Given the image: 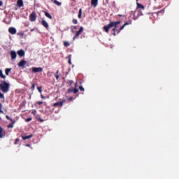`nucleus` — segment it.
Masks as SVG:
<instances>
[{
  "instance_id": "obj_1",
  "label": "nucleus",
  "mask_w": 179,
  "mask_h": 179,
  "mask_svg": "<svg viewBox=\"0 0 179 179\" xmlns=\"http://www.w3.org/2000/svg\"><path fill=\"white\" fill-rule=\"evenodd\" d=\"M121 24V20L117 22H110L108 25L103 27V29L105 30L106 33H108L111 27H114V29L118 28V24Z\"/></svg>"
},
{
  "instance_id": "obj_2",
  "label": "nucleus",
  "mask_w": 179,
  "mask_h": 179,
  "mask_svg": "<svg viewBox=\"0 0 179 179\" xmlns=\"http://www.w3.org/2000/svg\"><path fill=\"white\" fill-rule=\"evenodd\" d=\"M10 85L8 83H6V81H2L1 83H0V90L3 93H8L9 92Z\"/></svg>"
},
{
  "instance_id": "obj_3",
  "label": "nucleus",
  "mask_w": 179,
  "mask_h": 179,
  "mask_svg": "<svg viewBox=\"0 0 179 179\" xmlns=\"http://www.w3.org/2000/svg\"><path fill=\"white\" fill-rule=\"evenodd\" d=\"M29 20L30 22H36L37 20V13H36V11H33L29 15Z\"/></svg>"
},
{
  "instance_id": "obj_4",
  "label": "nucleus",
  "mask_w": 179,
  "mask_h": 179,
  "mask_svg": "<svg viewBox=\"0 0 179 179\" xmlns=\"http://www.w3.org/2000/svg\"><path fill=\"white\" fill-rule=\"evenodd\" d=\"M83 33V27H80V29L76 32V35L73 36V40H75L78 38L80 34Z\"/></svg>"
},
{
  "instance_id": "obj_5",
  "label": "nucleus",
  "mask_w": 179,
  "mask_h": 179,
  "mask_svg": "<svg viewBox=\"0 0 179 179\" xmlns=\"http://www.w3.org/2000/svg\"><path fill=\"white\" fill-rule=\"evenodd\" d=\"M32 72H34V73H37L38 72H43V68L42 67H33Z\"/></svg>"
},
{
  "instance_id": "obj_6",
  "label": "nucleus",
  "mask_w": 179,
  "mask_h": 179,
  "mask_svg": "<svg viewBox=\"0 0 179 179\" xmlns=\"http://www.w3.org/2000/svg\"><path fill=\"white\" fill-rule=\"evenodd\" d=\"M64 103H65V100L56 102L53 104V107H62V106H64Z\"/></svg>"
},
{
  "instance_id": "obj_7",
  "label": "nucleus",
  "mask_w": 179,
  "mask_h": 179,
  "mask_svg": "<svg viewBox=\"0 0 179 179\" xmlns=\"http://www.w3.org/2000/svg\"><path fill=\"white\" fill-rule=\"evenodd\" d=\"M6 135L5 129L0 127V138H5Z\"/></svg>"
},
{
  "instance_id": "obj_8",
  "label": "nucleus",
  "mask_w": 179,
  "mask_h": 179,
  "mask_svg": "<svg viewBox=\"0 0 179 179\" xmlns=\"http://www.w3.org/2000/svg\"><path fill=\"white\" fill-rule=\"evenodd\" d=\"M131 23H132V22H125V23L120 28V29L117 31V34H118V33H120L121 30H124V28L125 27V26H129V24H131Z\"/></svg>"
},
{
  "instance_id": "obj_9",
  "label": "nucleus",
  "mask_w": 179,
  "mask_h": 179,
  "mask_svg": "<svg viewBox=\"0 0 179 179\" xmlns=\"http://www.w3.org/2000/svg\"><path fill=\"white\" fill-rule=\"evenodd\" d=\"M11 59H16V57H17V53L15 50L10 51Z\"/></svg>"
},
{
  "instance_id": "obj_10",
  "label": "nucleus",
  "mask_w": 179,
  "mask_h": 179,
  "mask_svg": "<svg viewBox=\"0 0 179 179\" xmlns=\"http://www.w3.org/2000/svg\"><path fill=\"white\" fill-rule=\"evenodd\" d=\"M41 24L43 26V27H45V29L47 30H48V27H50L48 25V22L47 21H45V20H42Z\"/></svg>"
},
{
  "instance_id": "obj_11",
  "label": "nucleus",
  "mask_w": 179,
  "mask_h": 179,
  "mask_svg": "<svg viewBox=\"0 0 179 179\" xmlns=\"http://www.w3.org/2000/svg\"><path fill=\"white\" fill-rule=\"evenodd\" d=\"M24 65H26V60H21L19 63H18V66L20 68H24Z\"/></svg>"
},
{
  "instance_id": "obj_12",
  "label": "nucleus",
  "mask_w": 179,
  "mask_h": 179,
  "mask_svg": "<svg viewBox=\"0 0 179 179\" xmlns=\"http://www.w3.org/2000/svg\"><path fill=\"white\" fill-rule=\"evenodd\" d=\"M8 32L10 33V34H16V28L10 27L8 29Z\"/></svg>"
},
{
  "instance_id": "obj_13",
  "label": "nucleus",
  "mask_w": 179,
  "mask_h": 179,
  "mask_svg": "<svg viewBox=\"0 0 179 179\" xmlns=\"http://www.w3.org/2000/svg\"><path fill=\"white\" fill-rule=\"evenodd\" d=\"M99 4V0H91V5L92 6H94V8H96L97 5Z\"/></svg>"
},
{
  "instance_id": "obj_14",
  "label": "nucleus",
  "mask_w": 179,
  "mask_h": 179,
  "mask_svg": "<svg viewBox=\"0 0 179 179\" xmlns=\"http://www.w3.org/2000/svg\"><path fill=\"white\" fill-rule=\"evenodd\" d=\"M15 124H16V120L13 119V120H11V123L8 125V128H13Z\"/></svg>"
},
{
  "instance_id": "obj_15",
  "label": "nucleus",
  "mask_w": 179,
  "mask_h": 179,
  "mask_svg": "<svg viewBox=\"0 0 179 179\" xmlns=\"http://www.w3.org/2000/svg\"><path fill=\"white\" fill-rule=\"evenodd\" d=\"M17 55H19V57H24V50H18Z\"/></svg>"
},
{
  "instance_id": "obj_16",
  "label": "nucleus",
  "mask_w": 179,
  "mask_h": 179,
  "mask_svg": "<svg viewBox=\"0 0 179 179\" xmlns=\"http://www.w3.org/2000/svg\"><path fill=\"white\" fill-rule=\"evenodd\" d=\"M17 5L19 6V8H22L23 6V0H17Z\"/></svg>"
},
{
  "instance_id": "obj_17",
  "label": "nucleus",
  "mask_w": 179,
  "mask_h": 179,
  "mask_svg": "<svg viewBox=\"0 0 179 179\" xmlns=\"http://www.w3.org/2000/svg\"><path fill=\"white\" fill-rule=\"evenodd\" d=\"M137 9H141L142 10H145V6L139 3H137Z\"/></svg>"
},
{
  "instance_id": "obj_18",
  "label": "nucleus",
  "mask_w": 179,
  "mask_h": 179,
  "mask_svg": "<svg viewBox=\"0 0 179 179\" xmlns=\"http://www.w3.org/2000/svg\"><path fill=\"white\" fill-rule=\"evenodd\" d=\"M54 75H55V77L56 78L57 80H59V70H57Z\"/></svg>"
},
{
  "instance_id": "obj_19",
  "label": "nucleus",
  "mask_w": 179,
  "mask_h": 179,
  "mask_svg": "<svg viewBox=\"0 0 179 179\" xmlns=\"http://www.w3.org/2000/svg\"><path fill=\"white\" fill-rule=\"evenodd\" d=\"M30 138H33V134H30L29 136H22L23 141L30 139Z\"/></svg>"
},
{
  "instance_id": "obj_20",
  "label": "nucleus",
  "mask_w": 179,
  "mask_h": 179,
  "mask_svg": "<svg viewBox=\"0 0 179 179\" xmlns=\"http://www.w3.org/2000/svg\"><path fill=\"white\" fill-rule=\"evenodd\" d=\"M0 78H2V79H6V76L3 75V71H2V70H0Z\"/></svg>"
},
{
  "instance_id": "obj_21",
  "label": "nucleus",
  "mask_w": 179,
  "mask_h": 179,
  "mask_svg": "<svg viewBox=\"0 0 179 179\" xmlns=\"http://www.w3.org/2000/svg\"><path fill=\"white\" fill-rule=\"evenodd\" d=\"M45 16L48 17V19H52V15H51L48 12H45Z\"/></svg>"
},
{
  "instance_id": "obj_22",
  "label": "nucleus",
  "mask_w": 179,
  "mask_h": 179,
  "mask_svg": "<svg viewBox=\"0 0 179 179\" xmlns=\"http://www.w3.org/2000/svg\"><path fill=\"white\" fill-rule=\"evenodd\" d=\"M10 71H12V68L5 69V73L7 76H9V72H10Z\"/></svg>"
},
{
  "instance_id": "obj_23",
  "label": "nucleus",
  "mask_w": 179,
  "mask_h": 179,
  "mask_svg": "<svg viewBox=\"0 0 179 179\" xmlns=\"http://www.w3.org/2000/svg\"><path fill=\"white\" fill-rule=\"evenodd\" d=\"M159 13L163 15V13H164V10H161L158 11L157 13H154V15H157V16H159Z\"/></svg>"
},
{
  "instance_id": "obj_24",
  "label": "nucleus",
  "mask_w": 179,
  "mask_h": 179,
  "mask_svg": "<svg viewBox=\"0 0 179 179\" xmlns=\"http://www.w3.org/2000/svg\"><path fill=\"white\" fill-rule=\"evenodd\" d=\"M66 84L69 85V86H72V85L73 84V81L72 80H68L66 81Z\"/></svg>"
},
{
  "instance_id": "obj_25",
  "label": "nucleus",
  "mask_w": 179,
  "mask_h": 179,
  "mask_svg": "<svg viewBox=\"0 0 179 179\" xmlns=\"http://www.w3.org/2000/svg\"><path fill=\"white\" fill-rule=\"evenodd\" d=\"M78 19H82V8H80L79 9V11H78Z\"/></svg>"
},
{
  "instance_id": "obj_26",
  "label": "nucleus",
  "mask_w": 179,
  "mask_h": 179,
  "mask_svg": "<svg viewBox=\"0 0 179 179\" xmlns=\"http://www.w3.org/2000/svg\"><path fill=\"white\" fill-rule=\"evenodd\" d=\"M71 58H72V55H69V62H68L69 65H72Z\"/></svg>"
},
{
  "instance_id": "obj_27",
  "label": "nucleus",
  "mask_w": 179,
  "mask_h": 179,
  "mask_svg": "<svg viewBox=\"0 0 179 179\" xmlns=\"http://www.w3.org/2000/svg\"><path fill=\"white\" fill-rule=\"evenodd\" d=\"M118 30H119V29H117V28H113V36H116V35H117V34H115V32L118 33Z\"/></svg>"
},
{
  "instance_id": "obj_28",
  "label": "nucleus",
  "mask_w": 179,
  "mask_h": 179,
  "mask_svg": "<svg viewBox=\"0 0 179 179\" xmlns=\"http://www.w3.org/2000/svg\"><path fill=\"white\" fill-rule=\"evenodd\" d=\"M54 3H55V5H57V6H61V3L57 0H54L53 1Z\"/></svg>"
},
{
  "instance_id": "obj_29",
  "label": "nucleus",
  "mask_w": 179,
  "mask_h": 179,
  "mask_svg": "<svg viewBox=\"0 0 179 179\" xmlns=\"http://www.w3.org/2000/svg\"><path fill=\"white\" fill-rule=\"evenodd\" d=\"M64 47H69V45H71V43H69V42H68V41H64Z\"/></svg>"
},
{
  "instance_id": "obj_30",
  "label": "nucleus",
  "mask_w": 179,
  "mask_h": 179,
  "mask_svg": "<svg viewBox=\"0 0 179 179\" xmlns=\"http://www.w3.org/2000/svg\"><path fill=\"white\" fill-rule=\"evenodd\" d=\"M79 92V90L78 88H74L73 89V93H74V94H76V93Z\"/></svg>"
},
{
  "instance_id": "obj_31",
  "label": "nucleus",
  "mask_w": 179,
  "mask_h": 179,
  "mask_svg": "<svg viewBox=\"0 0 179 179\" xmlns=\"http://www.w3.org/2000/svg\"><path fill=\"white\" fill-rule=\"evenodd\" d=\"M52 75H53V73L51 72V71H48L47 73V76H48V78H51V76H52Z\"/></svg>"
},
{
  "instance_id": "obj_32",
  "label": "nucleus",
  "mask_w": 179,
  "mask_h": 179,
  "mask_svg": "<svg viewBox=\"0 0 179 179\" xmlns=\"http://www.w3.org/2000/svg\"><path fill=\"white\" fill-rule=\"evenodd\" d=\"M35 87H36V84L32 83L31 87V90H34Z\"/></svg>"
},
{
  "instance_id": "obj_33",
  "label": "nucleus",
  "mask_w": 179,
  "mask_h": 179,
  "mask_svg": "<svg viewBox=\"0 0 179 179\" xmlns=\"http://www.w3.org/2000/svg\"><path fill=\"white\" fill-rule=\"evenodd\" d=\"M37 90H38V91L39 92V93H42V92H43V89H42L41 87H37Z\"/></svg>"
},
{
  "instance_id": "obj_34",
  "label": "nucleus",
  "mask_w": 179,
  "mask_h": 179,
  "mask_svg": "<svg viewBox=\"0 0 179 179\" xmlns=\"http://www.w3.org/2000/svg\"><path fill=\"white\" fill-rule=\"evenodd\" d=\"M72 92H73V88H69L67 90V93H72Z\"/></svg>"
},
{
  "instance_id": "obj_35",
  "label": "nucleus",
  "mask_w": 179,
  "mask_h": 179,
  "mask_svg": "<svg viewBox=\"0 0 179 179\" xmlns=\"http://www.w3.org/2000/svg\"><path fill=\"white\" fill-rule=\"evenodd\" d=\"M36 119H37V120H39V121H41V122H44V120H43V119H41V117H40L39 115H38V116L36 117Z\"/></svg>"
},
{
  "instance_id": "obj_36",
  "label": "nucleus",
  "mask_w": 179,
  "mask_h": 179,
  "mask_svg": "<svg viewBox=\"0 0 179 179\" xmlns=\"http://www.w3.org/2000/svg\"><path fill=\"white\" fill-rule=\"evenodd\" d=\"M0 99H3V100H5V96L1 92H0Z\"/></svg>"
},
{
  "instance_id": "obj_37",
  "label": "nucleus",
  "mask_w": 179,
  "mask_h": 179,
  "mask_svg": "<svg viewBox=\"0 0 179 179\" xmlns=\"http://www.w3.org/2000/svg\"><path fill=\"white\" fill-rule=\"evenodd\" d=\"M2 103H0V113H1V114H3V110H2Z\"/></svg>"
},
{
  "instance_id": "obj_38",
  "label": "nucleus",
  "mask_w": 179,
  "mask_h": 179,
  "mask_svg": "<svg viewBox=\"0 0 179 179\" xmlns=\"http://www.w3.org/2000/svg\"><path fill=\"white\" fill-rule=\"evenodd\" d=\"M6 118L7 120H9V121H10V122H11L12 120H13V119L10 118L9 115H6Z\"/></svg>"
},
{
  "instance_id": "obj_39",
  "label": "nucleus",
  "mask_w": 179,
  "mask_h": 179,
  "mask_svg": "<svg viewBox=\"0 0 179 179\" xmlns=\"http://www.w3.org/2000/svg\"><path fill=\"white\" fill-rule=\"evenodd\" d=\"M32 118L31 117H28L25 120L26 122H30L31 121Z\"/></svg>"
},
{
  "instance_id": "obj_40",
  "label": "nucleus",
  "mask_w": 179,
  "mask_h": 179,
  "mask_svg": "<svg viewBox=\"0 0 179 179\" xmlns=\"http://www.w3.org/2000/svg\"><path fill=\"white\" fill-rule=\"evenodd\" d=\"M73 23L74 24H78V20H76V19H73Z\"/></svg>"
},
{
  "instance_id": "obj_41",
  "label": "nucleus",
  "mask_w": 179,
  "mask_h": 179,
  "mask_svg": "<svg viewBox=\"0 0 179 179\" xmlns=\"http://www.w3.org/2000/svg\"><path fill=\"white\" fill-rule=\"evenodd\" d=\"M79 90H80L81 92H85V88H83V86H80V87H79Z\"/></svg>"
},
{
  "instance_id": "obj_42",
  "label": "nucleus",
  "mask_w": 179,
  "mask_h": 179,
  "mask_svg": "<svg viewBox=\"0 0 179 179\" xmlns=\"http://www.w3.org/2000/svg\"><path fill=\"white\" fill-rule=\"evenodd\" d=\"M20 140L19 138L15 139V145H17V142H19Z\"/></svg>"
},
{
  "instance_id": "obj_43",
  "label": "nucleus",
  "mask_w": 179,
  "mask_h": 179,
  "mask_svg": "<svg viewBox=\"0 0 179 179\" xmlns=\"http://www.w3.org/2000/svg\"><path fill=\"white\" fill-rule=\"evenodd\" d=\"M72 100H73V96H71L68 99L69 101H72Z\"/></svg>"
},
{
  "instance_id": "obj_44",
  "label": "nucleus",
  "mask_w": 179,
  "mask_h": 179,
  "mask_svg": "<svg viewBox=\"0 0 179 179\" xmlns=\"http://www.w3.org/2000/svg\"><path fill=\"white\" fill-rule=\"evenodd\" d=\"M43 101H37L36 104H38V106H41V104H43Z\"/></svg>"
},
{
  "instance_id": "obj_45",
  "label": "nucleus",
  "mask_w": 179,
  "mask_h": 179,
  "mask_svg": "<svg viewBox=\"0 0 179 179\" xmlns=\"http://www.w3.org/2000/svg\"><path fill=\"white\" fill-rule=\"evenodd\" d=\"M41 99H47V97L44 96L43 94H41Z\"/></svg>"
},
{
  "instance_id": "obj_46",
  "label": "nucleus",
  "mask_w": 179,
  "mask_h": 179,
  "mask_svg": "<svg viewBox=\"0 0 179 179\" xmlns=\"http://www.w3.org/2000/svg\"><path fill=\"white\" fill-rule=\"evenodd\" d=\"M73 27L74 30H77L78 29V27L77 26H73Z\"/></svg>"
},
{
  "instance_id": "obj_47",
  "label": "nucleus",
  "mask_w": 179,
  "mask_h": 179,
  "mask_svg": "<svg viewBox=\"0 0 179 179\" xmlns=\"http://www.w3.org/2000/svg\"><path fill=\"white\" fill-rule=\"evenodd\" d=\"M36 113H37V110H34L31 113V114H36Z\"/></svg>"
},
{
  "instance_id": "obj_48",
  "label": "nucleus",
  "mask_w": 179,
  "mask_h": 179,
  "mask_svg": "<svg viewBox=\"0 0 179 179\" xmlns=\"http://www.w3.org/2000/svg\"><path fill=\"white\" fill-rule=\"evenodd\" d=\"M2 5H3V3L2 2V1H0V6H2Z\"/></svg>"
},
{
  "instance_id": "obj_49",
  "label": "nucleus",
  "mask_w": 179,
  "mask_h": 179,
  "mask_svg": "<svg viewBox=\"0 0 179 179\" xmlns=\"http://www.w3.org/2000/svg\"><path fill=\"white\" fill-rule=\"evenodd\" d=\"M20 36H21V37H23V36H24V34L20 33Z\"/></svg>"
},
{
  "instance_id": "obj_50",
  "label": "nucleus",
  "mask_w": 179,
  "mask_h": 179,
  "mask_svg": "<svg viewBox=\"0 0 179 179\" xmlns=\"http://www.w3.org/2000/svg\"><path fill=\"white\" fill-rule=\"evenodd\" d=\"M118 16H119V17H122V16H124V15L119 14Z\"/></svg>"
},
{
  "instance_id": "obj_51",
  "label": "nucleus",
  "mask_w": 179,
  "mask_h": 179,
  "mask_svg": "<svg viewBox=\"0 0 179 179\" xmlns=\"http://www.w3.org/2000/svg\"><path fill=\"white\" fill-rule=\"evenodd\" d=\"M31 31H34V29H31Z\"/></svg>"
},
{
  "instance_id": "obj_52",
  "label": "nucleus",
  "mask_w": 179,
  "mask_h": 179,
  "mask_svg": "<svg viewBox=\"0 0 179 179\" xmlns=\"http://www.w3.org/2000/svg\"><path fill=\"white\" fill-rule=\"evenodd\" d=\"M27 146H30V145H27Z\"/></svg>"
},
{
  "instance_id": "obj_53",
  "label": "nucleus",
  "mask_w": 179,
  "mask_h": 179,
  "mask_svg": "<svg viewBox=\"0 0 179 179\" xmlns=\"http://www.w3.org/2000/svg\"><path fill=\"white\" fill-rule=\"evenodd\" d=\"M0 120H1V117H0Z\"/></svg>"
}]
</instances>
